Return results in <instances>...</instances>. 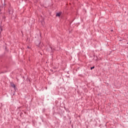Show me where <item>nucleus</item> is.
<instances>
[{
    "label": "nucleus",
    "mask_w": 128,
    "mask_h": 128,
    "mask_svg": "<svg viewBox=\"0 0 128 128\" xmlns=\"http://www.w3.org/2000/svg\"><path fill=\"white\" fill-rule=\"evenodd\" d=\"M10 86L14 88V90L16 88V85L14 83H11Z\"/></svg>",
    "instance_id": "f257e3e1"
},
{
    "label": "nucleus",
    "mask_w": 128,
    "mask_h": 128,
    "mask_svg": "<svg viewBox=\"0 0 128 128\" xmlns=\"http://www.w3.org/2000/svg\"><path fill=\"white\" fill-rule=\"evenodd\" d=\"M60 15H62V12H58V13H57L56 16H60Z\"/></svg>",
    "instance_id": "f03ea898"
},
{
    "label": "nucleus",
    "mask_w": 128,
    "mask_h": 128,
    "mask_svg": "<svg viewBox=\"0 0 128 128\" xmlns=\"http://www.w3.org/2000/svg\"><path fill=\"white\" fill-rule=\"evenodd\" d=\"M94 67H91L90 68V70H93V69H94Z\"/></svg>",
    "instance_id": "7ed1b4c3"
}]
</instances>
